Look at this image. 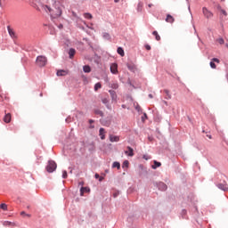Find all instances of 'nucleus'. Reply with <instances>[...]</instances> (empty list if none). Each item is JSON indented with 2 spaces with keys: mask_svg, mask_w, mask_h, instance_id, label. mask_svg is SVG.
Segmentation results:
<instances>
[{
  "mask_svg": "<svg viewBox=\"0 0 228 228\" xmlns=\"http://www.w3.org/2000/svg\"><path fill=\"white\" fill-rule=\"evenodd\" d=\"M125 167H126V168H127V167H129V161L125 160V161L123 162V168H124Z\"/></svg>",
  "mask_w": 228,
  "mask_h": 228,
  "instance_id": "2f4dec72",
  "label": "nucleus"
},
{
  "mask_svg": "<svg viewBox=\"0 0 228 228\" xmlns=\"http://www.w3.org/2000/svg\"><path fill=\"white\" fill-rule=\"evenodd\" d=\"M159 167H161L160 162L154 160V166H152L153 170H156Z\"/></svg>",
  "mask_w": 228,
  "mask_h": 228,
  "instance_id": "5701e85b",
  "label": "nucleus"
},
{
  "mask_svg": "<svg viewBox=\"0 0 228 228\" xmlns=\"http://www.w3.org/2000/svg\"><path fill=\"white\" fill-rule=\"evenodd\" d=\"M102 102H103V104H108V102H110V101L108 100V98H102Z\"/></svg>",
  "mask_w": 228,
  "mask_h": 228,
  "instance_id": "473e14b6",
  "label": "nucleus"
},
{
  "mask_svg": "<svg viewBox=\"0 0 228 228\" xmlns=\"http://www.w3.org/2000/svg\"><path fill=\"white\" fill-rule=\"evenodd\" d=\"M127 151H125V154L126 156H129L130 158H133L134 156V151L130 146L126 147Z\"/></svg>",
  "mask_w": 228,
  "mask_h": 228,
  "instance_id": "423d86ee",
  "label": "nucleus"
},
{
  "mask_svg": "<svg viewBox=\"0 0 228 228\" xmlns=\"http://www.w3.org/2000/svg\"><path fill=\"white\" fill-rule=\"evenodd\" d=\"M202 12H203V15L207 19H211V17H213V12H211V11L208 10V8L203 7Z\"/></svg>",
  "mask_w": 228,
  "mask_h": 228,
  "instance_id": "20e7f679",
  "label": "nucleus"
},
{
  "mask_svg": "<svg viewBox=\"0 0 228 228\" xmlns=\"http://www.w3.org/2000/svg\"><path fill=\"white\" fill-rule=\"evenodd\" d=\"M147 119V113H144L143 116L142 117V120L145 121Z\"/></svg>",
  "mask_w": 228,
  "mask_h": 228,
  "instance_id": "e433bc0d",
  "label": "nucleus"
},
{
  "mask_svg": "<svg viewBox=\"0 0 228 228\" xmlns=\"http://www.w3.org/2000/svg\"><path fill=\"white\" fill-rule=\"evenodd\" d=\"M208 138L211 140V135H209Z\"/></svg>",
  "mask_w": 228,
  "mask_h": 228,
  "instance_id": "09e8293b",
  "label": "nucleus"
},
{
  "mask_svg": "<svg viewBox=\"0 0 228 228\" xmlns=\"http://www.w3.org/2000/svg\"><path fill=\"white\" fill-rule=\"evenodd\" d=\"M117 52H118V54H120L121 56H125V54H126L124 53V48H122V47H118Z\"/></svg>",
  "mask_w": 228,
  "mask_h": 228,
  "instance_id": "4be33fe9",
  "label": "nucleus"
},
{
  "mask_svg": "<svg viewBox=\"0 0 228 228\" xmlns=\"http://www.w3.org/2000/svg\"><path fill=\"white\" fill-rule=\"evenodd\" d=\"M110 142H120V137L118 135H110Z\"/></svg>",
  "mask_w": 228,
  "mask_h": 228,
  "instance_id": "4468645a",
  "label": "nucleus"
},
{
  "mask_svg": "<svg viewBox=\"0 0 228 228\" xmlns=\"http://www.w3.org/2000/svg\"><path fill=\"white\" fill-rule=\"evenodd\" d=\"M94 177L95 179H99L100 182L102 181V179H104L103 177L100 176L99 174H95Z\"/></svg>",
  "mask_w": 228,
  "mask_h": 228,
  "instance_id": "c756f323",
  "label": "nucleus"
},
{
  "mask_svg": "<svg viewBox=\"0 0 228 228\" xmlns=\"http://www.w3.org/2000/svg\"><path fill=\"white\" fill-rule=\"evenodd\" d=\"M0 208L3 209L4 211H7L8 210V205L4 204V203H2L0 205Z\"/></svg>",
  "mask_w": 228,
  "mask_h": 228,
  "instance_id": "a878e982",
  "label": "nucleus"
},
{
  "mask_svg": "<svg viewBox=\"0 0 228 228\" xmlns=\"http://www.w3.org/2000/svg\"><path fill=\"white\" fill-rule=\"evenodd\" d=\"M94 127H95V126L93 125L90 126V129H94Z\"/></svg>",
  "mask_w": 228,
  "mask_h": 228,
  "instance_id": "c03bdc74",
  "label": "nucleus"
},
{
  "mask_svg": "<svg viewBox=\"0 0 228 228\" xmlns=\"http://www.w3.org/2000/svg\"><path fill=\"white\" fill-rule=\"evenodd\" d=\"M107 36H105V37H108V34H106Z\"/></svg>",
  "mask_w": 228,
  "mask_h": 228,
  "instance_id": "3c124183",
  "label": "nucleus"
},
{
  "mask_svg": "<svg viewBox=\"0 0 228 228\" xmlns=\"http://www.w3.org/2000/svg\"><path fill=\"white\" fill-rule=\"evenodd\" d=\"M85 193H90V188H88V187H82L80 189V195H81V197H83V195H85Z\"/></svg>",
  "mask_w": 228,
  "mask_h": 228,
  "instance_id": "ddd939ff",
  "label": "nucleus"
},
{
  "mask_svg": "<svg viewBox=\"0 0 228 228\" xmlns=\"http://www.w3.org/2000/svg\"><path fill=\"white\" fill-rule=\"evenodd\" d=\"M175 20L173 18L172 15H170V14H167V15L166 22H168L169 24H173V22H174Z\"/></svg>",
  "mask_w": 228,
  "mask_h": 228,
  "instance_id": "2eb2a0df",
  "label": "nucleus"
},
{
  "mask_svg": "<svg viewBox=\"0 0 228 228\" xmlns=\"http://www.w3.org/2000/svg\"><path fill=\"white\" fill-rule=\"evenodd\" d=\"M76 54V50L74 48L69 49V55L70 60L74 58V55Z\"/></svg>",
  "mask_w": 228,
  "mask_h": 228,
  "instance_id": "f3484780",
  "label": "nucleus"
},
{
  "mask_svg": "<svg viewBox=\"0 0 228 228\" xmlns=\"http://www.w3.org/2000/svg\"><path fill=\"white\" fill-rule=\"evenodd\" d=\"M7 29H8V33L12 38H17V36L15 35V31L13 30V28L7 27Z\"/></svg>",
  "mask_w": 228,
  "mask_h": 228,
  "instance_id": "f8f14e48",
  "label": "nucleus"
},
{
  "mask_svg": "<svg viewBox=\"0 0 228 228\" xmlns=\"http://www.w3.org/2000/svg\"><path fill=\"white\" fill-rule=\"evenodd\" d=\"M110 72L112 74H118V65L117 63H112L110 65Z\"/></svg>",
  "mask_w": 228,
  "mask_h": 228,
  "instance_id": "39448f33",
  "label": "nucleus"
},
{
  "mask_svg": "<svg viewBox=\"0 0 228 228\" xmlns=\"http://www.w3.org/2000/svg\"><path fill=\"white\" fill-rule=\"evenodd\" d=\"M83 70H84V72L88 73V72L92 71V69L90 68V66L86 65V66H84Z\"/></svg>",
  "mask_w": 228,
  "mask_h": 228,
  "instance_id": "393cba45",
  "label": "nucleus"
},
{
  "mask_svg": "<svg viewBox=\"0 0 228 228\" xmlns=\"http://www.w3.org/2000/svg\"><path fill=\"white\" fill-rule=\"evenodd\" d=\"M218 42V44H220L221 45H223V44H224V38L220 37L216 40Z\"/></svg>",
  "mask_w": 228,
  "mask_h": 228,
  "instance_id": "7c9ffc66",
  "label": "nucleus"
},
{
  "mask_svg": "<svg viewBox=\"0 0 228 228\" xmlns=\"http://www.w3.org/2000/svg\"><path fill=\"white\" fill-rule=\"evenodd\" d=\"M102 87V86L101 85V83H96L94 85V91L97 92V90L101 89Z\"/></svg>",
  "mask_w": 228,
  "mask_h": 228,
  "instance_id": "cd10ccee",
  "label": "nucleus"
},
{
  "mask_svg": "<svg viewBox=\"0 0 228 228\" xmlns=\"http://www.w3.org/2000/svg\"><path fill=\"white\" fill-rule=\"evenodd\" d=\"M4 122H5V124H10V122H12V114L11 113H5V115L4 117Z\"/></svg>",
  "mask_w": 228,
  "mask_h": 228,
  "instance_id": "0eeeda50",
  "label": "nucleus"
},
{
  "mask_svg": "<svg viewBox=\"0 0 228 228\" xmlns=\"http://www.w3.org/2000/svg\"><path fill=\"white\" fill-rule=\"evenodd\" d=\"M109 94H110V97L114 102H117V92L113 90H110Z\"/></svg>",
  "mask_w": 228,
  "mask_h": 228,
  "instance_id": "9b49d317",
  "label": "nucleus"
},
{
  "mask_svg": "<svg viewBox=\"0 0 228 228\" xmlns=\"http://www.w3.org/2000/svg\"><path fill=\"white\" fill-rule=\"evenodd\" d=\"M99 136H101V140H106V130L104 128H100Z\"/></svg>",
  "mask_w": 228,
  "mask_h": 228,
  "instance_id": "9d476101",
  "label": "nucleus"
},
{
  "mask_svg": "<svg viewBox=\"0 0 228 228\" xmlns=\"http://www.w3.org/2000/svg\"><path fill=\"white\" fill-rule=\"evenodd\" d=\"M112 168H118V170H120V164L118 162H114L112 164Z\"/></svg>",
  "mask_w": 228,
  "mask_h": 228,
  "instance_id": "bb28decb",
  "label": "nucleus"
},
{
  "mask_svg": "<svg viewBox=\"0 0 228 228\" xmlns=\"http://www.w3.org/2000/svg\"><path fill=\"white\" fill-rule=\"evenodd\" d=\"M217 188H219V190H223V191H227L228 190L227 183L224 182L223 183H219L217 185Z\"/></svg>",
  "mask_w": 228,
  "mask_h": 228,
  "instance_id": "6e6552de",
  "label": "nucleus"
},
{
  "mask_svg": "<svg viewBox=\"0 0 228 228\" xmlns=\"http://www.w3.org/2000/svg\"><path fill=\"white\" fill-rule=\"evenodd\" d=\"M152 35L155 37V38H156V40L158 41V42H159V40H161V37H159V34H158V31H153L152 32Z\"/></svg>",
  "mask_w": 228,
  "mask_h": 228,
  "instance_id": "aec40b11",
  "label": "nucleus"
},
{
  "mask_svg": "<svg viewBox=\"0 0 228 228\" xmlns=\"http://www.w3.org/2000/svg\"><path fill=\"white\" fill-rule=\"evenodd\" d=\"M145 49H146L147 51H151V45H145Z\"/></svg>",
  "mask_w": 228,
  "mask_h": 228,
  "instance_id": "58836bf2",
  "label": "nucleus"
},
{
  "mask_svg": "<svg viewBox=\"0 0 228 228\" xmlns=\"http://www.w3.org/2000/svg\"><path fill=\"white\" fill-rule=\"evenodd\" d=\"M58 28H59V29H63V24H60V25L58 26Z\"/></svg>",
  "mask_w": 228,
  "mask_h": 228,
  "instance_id": "ea45409f",
  "label": "nucleus"
},
{
  "mask_svg": "<svg viewBox=\"0 0 228 228\" xmlns=\"http://www.w3.org/2000/svg\"><path fill=\"white\" fill-rule=\"evenodd\" d=\"M67 177H68L67 171H63V172H62V178H63V179H67Z\"/></svg>",
  "mask_w": 228,
  "mask_h": 228,
  "instance_id": "72a5a7b5",
  "label": "nucleus"
},
{
  "mask_svg": "<svg viewBox=\"0 0 228 228\" xmlns=\"http://www.w3.org/2000/svg\"><path fill=\"white\" fill-rule=\"evenodd\" d=\"M36 63L37 67H45L47 65V58L44 55L37 56Z\"/></svg>",
  "mask_w": 228,
  "mask_h": 228,
  "instance_id": "f03ea898",
  "label": "nucleus"
},
{
  "mask_svg": "<svg viewBox=\"0 0 228 228\" xmlns=\"http://www.w3.org/2000/svg\"><path fill=\"white\" fill-rule=\"evenodd\" d=\"M4 225H15L13 223L6 221L4 222Z\"/></svg>",
  "mask_w": 228,
  "mask_h": 228,
  "instance_id": "f704fd0d",
  "label": "nucleus"
},
{
  "mask_svg": "<svg viewBox=\"0 0 228 228\" xmlns=\"http://www.w3.org/2000/svg\"><path fill=\"white\" fill-rule=\"evenodd\" d=\"M148 6H149L150 8H152V4H149Z\"/></svg>",
  "mask_w": 228,
  "mask_h": 228,
  "instance_id": "37998d69",
  "label": "nucleus"
},
{
  "mask_svg": "<svg viewBox=\"0 0 228 228\" xmlns=\"http://www.w3.org/2000/svg\"><path fill=\"white\" fill-rule=\"evenodd\" d=\"M164 94H166V99H172V95L170 94V91L165 89Z\"/></svg>",
  "mask_w": 228,
  "mask_h": 228,
  "instance_id": "412c9836",
  "label": "nucleus"
},
{
  "mask_svg": "<svg viewBox=\"0 0 228 228\" xmlns=\"http://www.w3.org/2000/svg\"><path fill=\"white\" fill-rule=\"evenodd\" d=\"M143 159H146V161H147V159H151V157L149 156V155H143Z\"/></svg>",
  "mask_w": 228,
  "mask_h": 228,
  "instance_id": "4c0bfd02",
  "label": "nucleus"
},
{
  "mask_svg": "<svg viewBox=\"0 0 228 228\" xmlns=\"http://www.w3.org/2000/svg\"><path fill=\"white\" fill-rule=\"evenodd\" d=\"M56 162L50 160L48 162V165L46 166V170L47 172H49L50 174H52V172H54V170H56Z\"/></svg>",
  "mask_w": 228,
  "mask_h": 228,
  "instance_id": "7ed1b4c3",
  "label": "nucleus"
},
{
  "mask_svg": "<svg viewBox=\"0 0 228 228\" xmlns=\"http://www.w3.org/2000/svg\"><path fill=\"white\" fill-rule=\"evenodd\" d=\"M20 216H27L28 218H31V215L26 214V212H24V211L20 212Z\"/></svg>",
  "mask_w": 228,
  "mask_h": 228,
  "instance_id": "c85d7f7f",
  "label": "nucleus"
},
{
  "mask_svg": "<svg viewBox=\"0 0 228 228\" xmlns=\"http://www.w3.org/2000/svg\"><path fill=\"white\" fill-rule=\"evenodd\" d=\"M67 74H69L67 70L60 69L57 71V76H67Z\"/></svg>",
  "mask_w": 228,
  "mask_h": 228,
  "instance_id": "dca6fc26",
  "label": "nucleus"
},
{
  "mask_svg": "<svg viewBox=\"0 0 228 228\" xmlns=\"http://www.w3.org/2000/svg\"><path fill=\"white\" fill-rule=\"evenodd\" d=\"M42 10L50 13L52 19H58V17H61V9L60 7L51 9L48 5H42Z\"/></svg>",
  "mask_w": 228,
  "mask_h": 228,
  "instance_id": "f257e3e1",
  "label": "nucleus"
},
{
  "mask_svg": "<svg viewBox=\"0 0 228 228\" xmlns=\"http://www.w3.org/2000/svg\"><path fill=\"white\" fill-rule=\"evenodd\" d=\"M149 97L152 98V94H150Z\"/></svg>",
  "mask_w": 228,
  "mask_h": 228,
  "instance_id": "de8ad7c7",
  "label": "nucleus"
},
{
  "mask_svg": "<svg viewBox=\"0 0 228 228\" xmlns=\"http://www.w3.org/2000/svg\"><path fill=\"white\" fill-rule=\"evenodd\" d=\"M138 6H139V8H142V6H143V4H139Z\"/></svg>",
  "mask_w": 228,
  "mask_h": 228,
  "instance_id": "79ce46f5",
  "label": "nucleus"
},
{
  "mask_svg": "<svg viewBox=\"0 0 228 228\" xmlns=\"http://www.w3.org/2000/svg\"><path fill=\"white\" fill-rule=\"evenodd\" d=\"M89 124H94V119H90Z\"/></svg>",
  "mask_w": 228,
  "mask_h": 228,
  "instance_id": "a19ab883",
  "label": "nucleus"
},
{
  "mask_svg": "<svg viewBox=\"0 0 228 228\" xmlns=\"http://www.w3.org/2000/svg\"><path fill=\"white\" fill-rule=\"evenodd\" d=\"M98 113H99L100 115H102V111H98Z\"/></svg>",
  "mask_w": 228,
  "mask_h": 228,
  "instance_id": "49530a36",
  "label": "nucleus"
},
{
  "mask_svg": "<svg viewBox=\"0 0 228 228\" xmlns=\"http://www.w3.org/2000/svg\"><path fill=\"white\" fill-rule=\"evenodd\" d=\"M215 63H220V60L216 58H213L212 61H210V67L211 69H216V64Z\"/></svg>",
  "mask_w": 228,
  "mask_h": 228,
  "instance_id": "1a4fd4ad",
  "label": "nucleus"
},
{
  "mask_svg": "<svg viewBox=\"0 0 228 228\" xmlns=\"http://www.w3.org/2000/svg\"><path fill=\"white\" fill-rule=\"evenodd\" d=\"M107 36H105V37H108V34H106Z\"/></svg>",
  "mask_w": 228,
  "mask_h": 228,
  "instance_id": "8fccbe9b",
  "label": "nucleus"
},
{
  "mask_svg": "<svg viewBox=\"0 0 228 228\" xmlns=\"http://www.w3.org/2000/svg\"><path fill=\"white\" fill-rule=\"evenodd\" d=\"M120 0H114V3H118Z\"/></svg>",
  "mask_w": 228,
  "mask_h": 228,
  "instance_id": "a18cd8bd",
  "label": "nucleus"
},
{
  "mask_svg": "<svg viewBox=\"0 0 228 228\" xmlns=\"http://www.w3.org/2000/svg\"><path fill=\"white\" fill-rule=\"evenodd\" d=\"M221 13H223V15H224V17H227V12H225V10L221 9Z\"/></svg>",
  "mask_w": 228,
  "mask_h": 228,
  "instance_id": "c9c22d12",
  "label": "nucleus"
},
{
  "mask_svg": "<svg viewBox=\"0 0 228 228\" xmlns=\"http://www.w3.org/2000/svg\"><path fill=\"white\" fill-rule=\"evenodd\" d=\"M110 87L113 88L114 90H117L118 88V83L112 82V83L110 84Z\"/></svg>",
  "mask_w": 228,
  "mask_h": 228,
  "instance_id": "6ab92c4d",
  "label": "nucleus"
},
{
  "mask_svg": "<svg viewBox=\"0 0 228 228\" xmlns=\"http://www.w3.org/2000/svg\"><path fill=\"white\" fill-rule=\"evenodd\" d=\"M159 189H160L161 191H165L167 190V184H165L164 183H159Z\"/></svg>",
  "mask_w": 228,
  "mask_h": 228,
  "instance_id": "a211bd4d",
  "label": "nucleus"
},
{
  "mask_svg": "<svg viewBox=\"0 0 228 228\" xmlns=\"http://www.w3.org/2000/svg\"><path fill=\"white\" fill-rule=\"evenodd\" d=\"M84 17H85V19H88V20L94 19V16L89 12L84 13Z\"/></svg>",
  "mask_w": 228,
  "mask_h": 228,
  "instance_id": "b1692460",
  "label": "nucleus"
}]
</instances>
